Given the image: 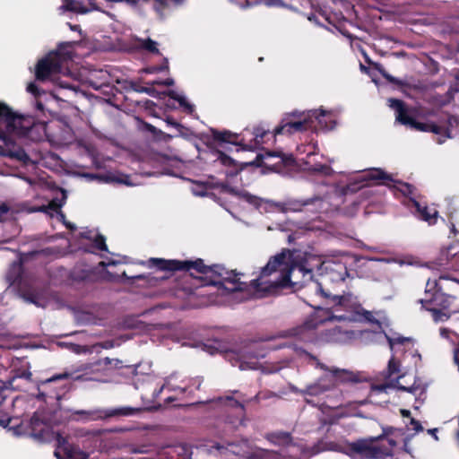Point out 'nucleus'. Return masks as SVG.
<instances>
[{
	"instance_id": "f257e3e1",
	"label": "nucleus",
	"mask_w": 459,
	"mask_h": 459,
	"mask_svg": "<svg viewBox=\"0 0 459 459\" xmlns=\"http://www.w3.org/2000/svg\"><path fill=\"white\" fill-rule=\"evenodd\" d=\"M352 258L342 255L336 260L322 259L321 256L306 253L283 250L273 256L262 268L259 276L251 281L257 296L273 293L279 288L302 285L312 279V273L317 270L320 281L316 290L329 299L330 308H318L306 322L291 330V334L304 341L310 340L311 333L319 325L334 321H367L379 324L384 314L367 311L362 308L358 298L351 293L333 295L331 284L342 283L349 275L347 265Z\"/></svg>"
},
{
	"instance_id": "f03ea898",
	"label": "nucleus",
	"mask_w": 459,
	"mask_h": 459,
	"mask_svg": "<svg viewBox=\"0 0 459 459\" xmlns=\"http://www.w3.org/2000/svg\"><path fill=\"white\" fill-rule=\"evenodd\" d=\"M30 127V121L0 103V155L26 161L28 155L16 144L14 137L27 134Z\"/></svg>"
},
{
	"instance_id": "7ed1b4c3",
	"label": "nucleus",
	"mask_w": 459,
	"mask_h": 459,
	"mask_svg": "<svg viewBox=\"0 0 459 459\" xmlns=\"http://www.w3.org/2000/svg\"><path fill=\"white\" fill-rule=\"evenodd\" d=\"M388 103L389 107L395 111L396 121L417 131L431 132L437 134L438 143H443L447 138L454 137L453 129L459 126V118L456 117H448L445 122L437 124L432 121L420 122L408 115L403 101L389 99Z\"/></svg>"
},
{
	"instance_id": "20e7f679",
	"label": "nucleus",
	"mask_w": 459,
	"mask_h": 459,
	"mask_svg": "<svg viewBox=\"0 0 459 459\" xmlns=\"http://www.w3.org/2000/svg\"><path fill=\"white\" fill-rule=\"evenodd\" d=\"M173 269H185L187 271H195L196 273H202L206 277L212 278L211 283L213 285H222L224 290L227 291H238L243 290L246 284L239 281L238 273L234 271H228L222 266L204 265L202 259L195 261H175Z\"/></svg>"
},
{
	"instance_id": "39448f33",
	"label": "nucleus",
	"mask_w": 459,
	"mask_h": 459,
	"mask_svg": "<svg viewBox=\"0 0 459 459\" xmlns=\"http://www.w3.org/2000/svg\"><path fill=\"white\" fill-rule=\"evenodd\" d=\"M455 298L443 293L437 286L436 280L427 281L426 298L420 299L422 307L432 312L433 319L436 322H443L450 317Z\"/></svg>"
},
{
	"instance_id": "423d86ee",
	"label": "nucleus",
	"mask_w": 459,
	"mask_h": 459,
	"mask_svg": "<svg viewBox=\"0 0 459 459\" xmlns=\"http://www.w3.org/2000/svg\"><path fill=\"white\" fill-rule=\"evenodd\" d=\"M16 437H27L36 442L43 443L54 438L56 442L55 456L62 459V454L69 459H88V455L71 445L67 437L60 432H14Z\"/></svg>"
},
{
	"instance_id": "0eeeda50",
	"label": "nucleus",
	"mask_w": 459,
	"mask_h": 459,
	"mask_svg": "<svg viewBox=\"0 0 459 459\" xmlns=\"http://www.w3.org/2000/svg\"><path fill=\"white\" fill-rule=\"evenodd\" d=\"M122 361L117 359L104 358L92 363L84 364L78 371L82 373L74 377V380L104 382V377L114 369L120 368Z\"/></svg>"
},
{
	"instance_id": "6e6552de",
	"label": "nucleus",
	"mask_w": 459,
	"mask_h": 459,
	"mask_svg": "<svg viewBox=\"0 0 459 459\" xmlns=\"http://www.w3.org/2000/svg\"><path fill=\"white\" fill-rule=\"evenodd\" d=\"M314 127V121L308 111H293L286 114L280 125L274 129L273 136L278 134H292L298 132L307 131Z\"/></svg>"
},
{
	"instance_id": "1a4fd4ad",
	"label": "nucleus",
	"mask_w": 459,
	"mask_h": 459,
	"mask_svg": "<svg viewBox=\"0 0 459 459\" xmlns=\"http://www.w3.org/2000/svg\"><path fill=\"white\" fill-rule=\"evenodd\" d=\"M138 411V409L132 407H118L112 409H97L91 411H75L74 415L78 420L82 421H91L97 420H104L108 418H119L124 416H131L135 414Z\"/></svg>"
},
{
	"instance_id": "9d476101",
	"label": "nucleus",
	"mask_w": 459,
	"mask_h": 459,
	"mask_svg": "<svg viewBox=\"0 0 459 459\" xmlns=\"http://www.w3.org/2000/svg\"><path fill=\"white\" fill-rule=\"evenodd\" d=\"M240 198H242L247 203H249L256 207H264L266 211H278L282 212H298L301 210L303 205L308 204V201L301 204L299 201H290L286 204H275L270 201H263L258 197L248 194L247 192H240L238 193Z\"/></svg>"
},
{
	"instance_id": "9b49d317",
	"label": "nucleus",
	"mask_w": 459,
	"mask_h": 459,
	"mask_svg": "<svg viewBox=\"0 0 459 459\" xmlns=\"http://www.w3.org/2000/svg\"><path fill=\"white\" fill-rule=\"evenodd\" d=\"M264 357V353H256L254 347L241 349L235 352L227 353V359L233 366L238 367L241 370L256 369L258 368V359Z\"/></svg>"
},
{
	"instance_id": "f8f14e48",
	"label": "nucleus",
	"mask_w": 459,
	"mask_h": 459,
	"mask_svg": "<svg viewBox=\"0 0 459 459\" xmlns=\"http://www.w3.org/2000/svg\"><path fill=\"white\" fill-rule=\"evenodd\" d=\"M61 70L62 57L57 53H50L45 58L39 61L36 68V77L38 80L45 81L61 73Z\"/></svg>"
},
{
	"instance_id": "ddd939ff",
	"label": "nucleus",
	"mask_w": 459,
	"mask_h": 459,
	"mask_svg": "<svg viewBox=\"0 0 459 459\" xmlns=\"http://www.w3.org/2000/svg\"><path fill=\"white\" fill-rule=\"evenodd\" d=\"M321 368L325 369L329 372L327 376L325 377L324 380L328 381L327 385H322L321 384L313 385L309 387V393L311 394H318L321 392L328 390L329 388L334 386L335 385L348 381L351 379V374L347 370L338 369L335 368H327L325 365L316 363Z\"/></svg>"
},
{
	"instance_id": "4468645a",
	"label": "nucleus",
	"mask_w": 459,
	"mask_h": 459,
	"mask_svg": "<svg viewBox=\"0 0 459 459\" xmlns=\"http://www.w3.org/2000/svg\"><path fill=\"white\" fill-rule=\"evenodd\" d=\"M385 337L387 338L390 349L393 351V356L389 359L387 366V376L389 378H392L400 372L401 363L396 358V354L399 351H402L400 346L410 343L411 339L403 337H389L386 334Z\"/></svg>"
},
{
	"instance_id": "2eb2a0df",
	"label": "nucleus",
	"mask_w": 459,
	"mask_h": 459,
	"mask_svg": "<svg viewBox=\"0 0 459 459\" xmlns=\"http://www.w3.org/2000/svg\"><path fill=\"white\" fill-rule=\"evenodd\" d=\"M269 130L261 126L254 127L252 132L247 129L243 134V145L247 150L260 148L266 143L265 138L269 137Z\"/></svg>"
},
{
	"instance_id": "dca6fc26",
	"label": "nucleus",
	"mask_w": 459,
	"mask_h": 459,
	"mask_svg": "<svg viewBox=\"0 0 459 459\" xmlns=\"http://www.w3.org/2000/svg\"><path fill=\"white\" fill-rule=\"evenodd\" d=\"M412 207L418 212V216L427 221L429 225L435 224L437 220L438 212L434 207L422 206L418 201L411 200Z\"/></svg>"
},
{
	"instance_id": "f3484780",
	"label": "nucleus",
	"mask_w": 459,
	"mask_h": 459,
	"mask_svg": "<svg viewBox=\"0 0 459 459\" xmlns=\"http://www.w3.org/2000/svg\"><path fill=\"white\" fill-rule=\"evenodd\" d=\"M311 114V119L317 121L318 125L325 129H333L334 125L332 119V113L323 108L319 110H308Z\"/></svg>"
},
{
	"instance_id": "a211bd4d",
	"label": "nucleus",
	"mask_w": 459,
	"mask_h": 459,
	"mask_svg": "<svg viewBox=\"0 0 459 459\" xmlns=\"http://www.w3.org/2000/svg\"><path fill=\"white\" fill-rule=\"evenodd\" d=\"M89 4L91 5V7H87L82 2H77V1H74V0H63L62 7L65 8L66 10H71V11H74V12L82 13L90 12L91 10L98 9L95 6V4L93 3H91V1H89Z\"/></svg>"
},
{
	"instance_id": "6ab92c4d",
	"label": "nucleus",
	"mask_w": 459,
	"mask_h": 459,
	"mask_svg": "<svg viewBox=\"0 0 459 459\" xmlns=\"http://www.w3.org/2000/svg\"><path fill=\"white\" fill-rule=\"evenodd\" d=\"M352 449L367 457H376L377 451L366 440H359L352 444Z\"/></svg>"
},
{
	"instance_id": "aec40b11",
	"label": "nucleus",
	"mask_w": 459,
	"mask_h": 459,
	"mask_svg": "<svg viewBox=\"0 0 459 459\" xmlns=\"http://www.w3.org/2000/svg\"><path fill=\"white\" fill-rule=\"evenodd\" d=\"M178 379V376L176 374L170 375L169 377L165 379L164 384L158 390V394H160L162 390L167 389L169 391H178L180 393H184L186 386H182L180 385H177L174 383ZM157 395V393H154Z\"/></svg>"
},
{
	"instance_id": "412c9836",
	"label": "nucleus",
	"mask_w": 459,
	"mask_h": 459,
	"mask_svg": "<svg viewBox=\"0 0 459 459\" xmlns=\"http://www.w3.org/2000/svg\"><path fill=\"white\" fill-rule=\"evenodd\" d=\"M216 402L220 405L236 409L239 415L244 413V405L238 400L234 399L230 395L219 397Z\"/></svg>"
},
{
	"instance_id": "4be33fe9",
	"label": "nucleus",
	"mask_w": 459,
	"mask_h": 459,
	"mask_svg": "<svg viewBox=\"0 0 459 459\" xmlns=\"http://www.w3.org/2000/svg\"><path fill=\"white\" fill-rule=\"evenodd\" d=\"M168 95L170 98L178 100L179 105L185 108V109L187 110L189 113H192L194 111V106L187 102L186 97L183 94L178 93L175 91H169Z\"/></svg>"
},
{
	"instance_id": "5701e85b",
	"label": "nucleus",
	"mask_w": 459,
	"mask_h": 459,
	"mask_svg": "<svg viewBox=\"0 0 459 459\" xmlns=\"http://www.w3.org/2000/svg\"><path fill=\"white\" fill-rule=\"evenodd\" d=\"M222 427L227 429H239L247 428L248 425L247 423V420H245L243 417L240 419L230 417L225 420V423Z\"/></svg>"
},
{
	"instance_id": "b1692460",
	"label": "nucleus",
	"mask_w": 459,
	"mask_h": 459,
	"mask_svg": "<svg viewBox=\"0 0 459 459\" xmlns=\"http://www.w3.org/2000/svg\"><path fill=\"white\" fill-rule=\"evenodd\" d=\"M137 46L151 53H158L159 49L157 48L158 44L156 41L151 39H138Z\"/></svg>"
},
{
	"instance_id": "393cba45",
	"label": "nucleus",
	"mask_w": 459,
	"mask_h": 459,
	"mask_svg": "<svg viewBox=\"0 0 459 459\" xmlns=\"http://www.w3.org/2000/svg\"><path fill=\"white\" fill-rule=\"evenodd\" d=\"M91 178H96V176H90ZM98 178H100L101 180H104L106 182H118V183H123L125 185H128V186H132L133 183L129 180V178L127 176H119V177H117V176H114V175H110V176H106L105 178L103 177H98Z\"/></svg>"
},
{
	"instance_id": "a878e982",
	"label": "nucleus",
	"mask_w": 459,
	"mask_h": 459,
	"mask_svg": "<svg viewBox=\"0 0 459 459\" xmlns=\"http://www.w3.org/2000/svg\"><path fill=\"white\" fill-rule=\"evenodd\" d=\"M363 178L367 180H372V181H377L380 179H387L389 177L386 176L383 171L380 169H371L368 171Z\"/></svg>"
},
{
	"instance_id": "bb28decb",
	"label": "nucleus",
	"mask_w": 459,
	"mask_h": 459,
	"mask_svg": "<svg viewBox=\"0 0 459 459\" xmlns=\"http://www.w3.org/2000/svg\"><path fill=\"white\" fill-rule=\"evenodd\" d=\"M344 335L345 334L342 333L339 328H334V329H333L331 333L326 334V336L325 337V340L326 342H343L345 340Z\"/></svg>"
},
{
	"instance_id": "cd10ccee",
	"label": "nucleus",
	"mask_w": 459,
	"mask_h": 459,
	"mask_svg": "<svg viewBox=\"0 0 459 459\" xmlns=\"http://www.w3.org/2000/svg\"><path fill=\"white\" fill-rule=\"evenodd\" d=\"M246 5L250 6L256 4H264L267 6H281V0H246Z\"/></svg>"
},
{
	"instance_id": "c85d7f7f",
	"label": "nucleus",
	"mask_w": 459,
	"mask_h": 459,
	"mask_svg": "<svg viewBox=\"0 0 459 459\" xmlns=\"http://www.w3.org/2000/svg\"><path fill=\"white\" fill-rule=\"evenodd\" d=\"M62 206L61 204H58L56 201L53 200L48 204V206H41L37 209H33L32 212H55L56 213H59L60 207Z\"/></svg>"
},
{
	"instance_id": "c756f323",
	"label": "nucleus",
	"mask_w": 459,
	"mask_h": 459,
	"mask_svg": "<svg viewBox=\"0 0 459 459\" xmlns=\"http://www.w3.org/2000/svg\"><path fill=\"white\" fill-rule=\"evenodd\" d=\"M310 169L313 172L319 173V174L325 175V176L330 175L333 172V169L329 166L322 165V164H315L312 166V168Z\"/></svg>"
},
{
	"instance_id": "7c9ffc66",
	"label": "nucleus",
	"mask_w": 459,
	"mask_h": 459,
	"mask_svg": "<svg viewBox=\"0 0 459 459\" xmlns=\"http://www.w3.org/2000/svg\"><path fill=\"white\" fill-rule=\"evenodd\" d=\"M214 136L218 140H221L224 142H234L235 138L237 137L236 134L230 133V132H221L214 134Z\"/></svg>"
},
{
	"instance_id": "2f4dec72",
	"label": "nucleus",
	"mask_w": 459,
	"mask_h": 459,
	"mask_svg": "<svg viewBox=\"0 0 459 459\" xmlns=\"http://www.w3.org/2000/svg\"><path fill=\"white\" fill-rule=\"evenodd\" d=\"M400 378L401 377L395 378V384L394 385L395 387L413 394L420 390L418 386L411 385L407 387L403 385V384L400 383Z\"/></svg>"
},
{
	"instance_id": "473e14b6",
	"label": "nucleus",
	"mask_w": 459,
	"mask_h": 459,
	"mask_svg": "<svg viewBox=\"0 0 459 459\" xmlns=\"http://www.w3.org/2000/svg\"><path fill=\"white\" fill-rule=\"evenodd\" d=\"M95 247L99 250H107V246L105 244V239L102 236H98L95 240Z\"/></svg>"
},
{
	"instance_id": "72a5a7b5",
	"label": "nucleus",
	"mask_w": 459,
	"mask_h": 459,
	"mask_svg": "<svg viewBox=\"0 0 459 459\" xmlns=\"http://www.w3.org/2000/svg\"><path fill=\"white\" fill-rule=\"evenodd\" d=\"M409 429H410V430L418 431V430H422L423 428L418 420H415L414 419L411 418L410 420Z\"/></svg>"
},
{
	"instance_id": "f704fd0d",
	"label": "nucleus",
	"mask_w": 459,
	"mask_h": 459,
	"mask_svg": "<svg viewBox=\"0 0 459 459\" xmlns=\"http://www.w3.org/2000/svg\"><path fill=\"white\" fill-rule=\"evenodd\" d=\"M27 91L28 92L33 94L34 96H37L39 94V88L37 87V85L33 82H30L28 86H27Z\"/></svg>"
},
{
	"instance_id": "c9c22d12",
	"label": "nucleus",
	"mask_w": 459,
	"mask_h": 459,
	"mask_svg": "<svg viewBox=\"0 0 459 459\" xmlns=\"http://www.w3.org/2000/svg\"><path fill=\"white\" fill-rule=\"evenodd\" d=\"M9 212V207L4 204H0V221H2L4 218V216L7 214V212Z\"/></svg>"
},
{
	"instance_id": "e433bc0d",
	"label": "nucleus",
	"mask_w": 459,
	"mask_h": 459,
	"mask_svg": "<svg viewBox=\"0 0 459 459\" xmlns=\"http://www.w3.org/2000/svg\"><path fill=\"white\" fill-rule=\"evenodd\" d=\"M400 190L404 194V195H411L412 194V186L408 185V184H401V188Z\"/></svg>"
},
{
	"instance_id": "4c0bfd02",
	"label": "nucleus",
	"mask_w": 459,
	"mask_h": 459,
	"mask_svg": "<svg viewBox=\"0 0 459 459\" xmlns=\"http://www.w3.org/2000/svg\"><path fill=\"white\" fill-rule=\"evenodd\" d=\"M70 377V375H69V374H67V373H64V374H60V375H56V376H54V377H52L48 378V379L47 380V382H53V381H56V380H58V379L67 378V377Z\"/></svg>"
},
{
	"instance_id": "58836bf2",
	"label": "nucleus",
	"mask_w": 459,
	"mask_h": 459,
	"mask_svg": "<svg viewBox=\"0 0 459 459\" xmlns=\"http://www.w3.org/2000/svg\"><path fill=\"white\" fill-rule=\"evenodd\" d=\"M150 263L152 264H155V265H158L161 268H165V266L163 265V264H165V261L161 260V259H158V258H152L150 260Z\"/></svg>"
},
{
	"instance_id": "ea45409f",
	"label": "nucleus",
	"mask_w": 459,
	"mask_h": 459,
	"mask_svg": "<svg viewBox=\"0 0 459 459\" xmlns=\"http://www.w3.org/2000/svg\"><path fill=\"white\" fill-rule=\"evenodd\" d=\"M28 301L30 302H32L34 303L35 305H37L38 307H46L47 306V303L45 301H41L40 299H30L28 298L27 299Z\"/></svg>"
},
{
	"instance_id": "a19ab883",
	"label": "nucleus",
	"mask_w": 459,
	"mask_h": 459,
	"mask_svg": "<svg viewBox=\"0 0 459 459\" xmlns=\"http://www.w3.org/2000/svg\"><path fill=\"white\" fill-rule=\"evenodd\" d=\"M72 351L76 353H81L82 351H85V348L81 347L79 345H72Z\"/></svg>"
},
{
	"instance_id": "79ce46f5",
	"label": "nucleus",
	"mask_w": 459,
	"mask_h": 459,
	"mask_svg": "<svg viewBox=\"0 0 459 459\" xmlns=\"http://www.w3.org/2000/svg\"><path fill=\"white\" fill-rule=\"evenodd\" d=\"M433 114H434L433 111H428L426 113L422 112V113H419L417 115V117H419V118H425L426 117L432 116Z\"/></svg>"
},
{
	"instance_id": "37998d69",
	"label": "nucleus",
	"mask_w": 459,
	"mask_h": 459,
	"mask_svg": "<svg viewBox=\"0 0 459 459\" xmlns=\"http://www.w3.org/2000/svg\"><path fill=\"white\" fill-rule=\"evenodd\" d=\"M382 74L390 82H394V79L388 74H386L385 72H382Z\"/></svg>"
},
{
	"instance_id": "c03bdc74",
	"label": "nucleus",
	"mask_w": 459,
	"mask_h": 459,
	"mask_svg": "<svg viewBox=\"0 0 459 459\" xmlns=\"http://www.w3.org/2000/svg\"><path fill=\"white\" fill-rule=\"evenodd\" d=\"M161 83L164 84V85L169 86V85H172L174 83V81L172 79H168V80L164 81Z\"/></svg>"
},
{
	"instance_id": "a18cd8bd",
	"label": "nucleus",
	"mask_w": 459,
	"mask_h": 459,
	"mask_svg": "<svg viewBox=\"0 0 459 459\" xmlns=\"http://www.w3.org/2000/svg\"><path fill=\"white\" fill-rule=\"evenodd\" d=\"M300 4H301V5L310 4L311 1L310 0H300Z\"/></svg>"
},
{
	"instance_id": "49530a36",
	"label": "nucleus",
	"mask_w": 459,
	"mask_h": 459,
	"mask_svg": "<svg viewBox=\"0 0 459 459\" xmlns=\"http://www.w3.org/2000/svg\"><path fill=\"white\" fill-rule=\"evenodd\" d=\"M402 414L403 417H409L410 415V411H406V410H402Z\"/></svg>"
},
{
	"instance_id": "de8ad7c7",
	"label": "nucleus",
	"mask_w": 459,
	"mask_h": 459,
	"mask_svg": "<svg viewBox=\"0 0 459 459\" xmlns=\"http://www.w3.org/2000/svg\"><path fill=\"white\" fill-rule=\"evenodd\" d=\"M440 333L442 336L446 337L447 336V331L446 329H441Z\"/></svg>"
},
{
	"instance_id": "09e8293b",
	"label": "nucleus",
	"mask_w": 459,
	"mask_h": 459,
	"mask_svg": "<svg viewBox=\"0 0 459 459\" xmlns=\"http://www.w3.org/2000/svg\"><path fill=\"white\" fill-rule=\"evenodd\" d=\"M0 426L3 427V428H6L7 427V422H5L4 420H0Z\"/></svg>"
},
{
	"instance_id": "8fccbe9b",
	"label": "nucleus",
	"mask_w": 459,
	"mask_h": 459,
	"mask_svg": "<svg viewBox=\"0 0 459 459\" xmlns=\"http://www.w3.org/2000/svg\"><path fill=\"white\" fill-rule=\"evenodd\" d=\"M429 434H431V436H432L436 440H437V439H438V438H437V435H436V432H435V431L429 432Z\"/></svg>"
},
{
	"instance_id": "3c124183",
	"label": "nucleus",
	"mask_w": 459,
	"mask_h": 459,
	"mask_svg": "<svg viewBox=\"0 0 459 459\" xmlns=\"http://www.w3.org/2000/svg\"><path fill=\"white\" fill-rule=\"evenodd\" d=\"M317 201H318V199L309 200L308 204L313 203V202H317ZM319 203L322 204V200H319Z\"/></svg>"
},
{
	"instance_id": "603ef678",
	"label": "nucleus",
	"mask_w": 459,
	"mask_h": 459,
	"mask_svg": "<svg viewBox=\"0 0 459 459\" xmlns=\"http://www.w3.org/2000/svg\"><path fill=\"white\" fill-rule=\"evenodd\" d=\"M37 108H38L39 109H42V104H41L40 102H38V103H37Z\"/></svg>"
},
{
	"instance_id": "864d4df0",
	"label": "nucleus",
	"mask_w": 459,
	"mask_h": 459,
	"mask_svg": "<svg viewBox=\"0 0 459 459\" xmlns=\"http://www.w3.org/2000/svg\"><path fill=\"white\" fill-rule=\"evenodd\" d=\"M307 19L312 22L315 20V16H308Z\"/></svg>"
},
{
	"instance_id": "5fc2aeb1",
	"label": "nucleus",
	"mask_w": 459,
	"mask_h": 459,
	"mask_svg": "<svg viewBox=\"0 0 459 459\" xmlns=\"http://www.w3.org/2000/svg\"><path fill=\"white\" fill-rule=\"evenodd\" d=\"M173 399H174V398H172L171 396H169V397L167 398V400H168V401H170V400H173Z\"/></svg>"
},
{
	"instance_id": "6e6d98bb",
	"label": "nucleus",
	"mask_w": 459,
	"mask_h": 459,
	"mask_svg": "<svg viewBox=\"0 0 459 459\" xmlns=\"http://www.w3.org/2000/svg\"><path fill=\"white\" fill-rule=\"evenodd\" d=\"M457 440H459V432L457 433Z\"/></svg>"
},
{
	"instance_id": "4d7b16f0",
	"label": "nucleus",
	"mask_w": 459,
	"mask_h": 459,
	"mask_svg": "<svg viewBox=\"0 0 459 459\" xmlns=\"http://www.w3.org/2000/svg\"><path fill=\"white\" fill-rule=\"evenodd\" d=\"M457 49L459 50V45H458V47H457Z\"/></svg>"
}]
</instances>
